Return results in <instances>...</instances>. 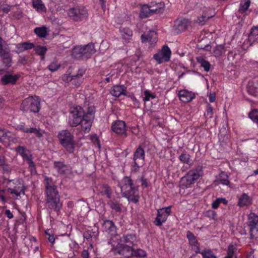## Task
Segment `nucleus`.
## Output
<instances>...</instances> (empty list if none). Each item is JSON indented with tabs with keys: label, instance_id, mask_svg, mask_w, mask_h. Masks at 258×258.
<instances>
[{
	"label": "nucleus",
	"instance_id": "obj_7",
	"mask_svg": "<svg viewBox=\"0 0 258 258\" xmlns=\"http://www.w3.org/2000/svg\"><path fill=\"white\" fill-rule=\"evenodd\" d=\"M123 184L120 186L121 192L124 197H131L138 192V188L134 185L132 179L128 176L123 178Z\"/></svg>",
	"mask_w": 258,
	"mask_h": 258
},
{
	"label": "nucleus",
	"instance_id": "obj_56",
	"mask_svg": "<svg viewBox=\"0 0 258 258\" xmlns=\"http://www.w3.org/2000/svg\"><path fill=\"white\" fill-rule=\"evenodd\" d=\"M29 164V167L30 168V171L32 173L36 172V167L32 159H29V161H27Z\"/></svg>",
	"mask_w": 258,
	"mask_h": 258
},
{
	"label": "nucleus",
	"instance_id": "obj_49",
	"mask_svg": "<svg viewBox=\"0 0 258 258\" xmlns=\"http://www.w3.org/2000/svg\"><path fill=\"white\" fill-rule=\"evenodd\" d=\"M11 137V133L6 131L4 128H0V142L2 141V138L9 139Z\"/></svg>",
	"mask_w": 258,
	"mask_h": 258
},
{
	"label": "nucleus",
	"instance_id": "obj_58",
	"mask_svg": "<svg viewBox=\"0 0 258 258\" xmlns=\"http://www.w3.org/2000/svg\"><path fill=\"white\" fill-rule=\"evenodd\" d=\"M126 198L128 200V201H130L134 203H137L139 202V196H136V194L131 196L130 197H126Z\"/></svg>",
	"mask_w": 258,
	"mask_h": 258
},
{
	"label": "nucleus",
	"instance_id": "obj_27",
	"mask_svg": "<svg viewBox=\"0 0 258 258\" xmlns=\"http://www.w3.org/2000/svg\"><path fill=\"white\" fill-rule=\"evenodd\" d=\"M122 38L125 42H128L132 39L133 36L132 30L127 27H121L119 28Z\"/></svg>",
	"mask_w": 258,
	"mask_h": 258
},
{
	"label": "nucleus",
	"instance_id": "obj_29",
	"mask_svg": "<svg viewBox=\"0 0 258 258\" xmlns=\"http://www.w3.org/2000/svg\"><path fill=\"white\" fill-rule=\"evenodd\" d=\"M16 151L18 153H19L23 158V159L29 161V159H32V155L31 154H27L26 152H28V150H27L26 148L24 146H18L16 149Z\"/></svg>",
	"mask_w": 258,
	"mask_h": 258
},
{
	"label": "nucleus",
	"instance_id": "obj_25",
	"mask_svg": "<svg viewBox=\"0 0 258 258\" xmlns=\"http://www.w3.org/2000/svg\"><path fill=\"white\" fill-rule=\"evenodd\" d=\"M82 48L84 51V56L86 59L90 58L92 54L96 52L94 45L92 43H89L86 45H82Z\"/></svg>",
	"mask_w": 258,
	"mask_h": 258
},
{
	"label": "nucleus",
	"instance_id": "obj_38",
	"mask_svg": "<svg viewBox=\"0 0 258 258\" xmlns=\"http://www.w3.org/2000/svg\"><path fill=\"white\" fill-rule=\"evenodd\" d=\"M34 32L40 38L46 37L47 34L46 28L44 26L35 28Z\"/></svg>",
	"mask_w": 258,
	"mask_h": 258
},
{
	"label": "nucleus",
	"instance_id": "obj_34",
	"mask_svg": "<svg viewBox=\"0 0 258 258\" xmlns=\"http://www.w3.org/2000/svg\"><path fill=\"white\" fill-rule=\"evenodd\" d=\"M120 240L121 242L128 243V245H133L134 242L136 241V237L134 234H127L123 235Z\"/></svg>",
	"mask_w": 258,
	"mask_h": 258
},
{
	"label": "nucleus",
	"instance_id": "obj_20",
	"mask_svg": "<svg viewBox=\"0 0 258 258\" xmlns=\"http://www.w3.org/2000/svg\"><path fill=\"white\" fill-rule=\"evenodd\" d=\"M104 230L111 236L116 234V228L112 221L105 220L103 224Z\"/></svg>",
	"mask_w": 258,
	"mask_h": 258
},
{
	"label": "nucleus",
	"instance_id": "obj_59",
	"mask_svg": "<svg viewBox=\"0 0 258 258\" xmlns=\"http://www.w3.org/2000/svg\"><path fill=\"white\" fill-rule=\"evenodd\" d=\"M8 191L11 194H15L17 197H19L21 195V191H19L18 189L16 188H8Z\"/></svg>",
	"mask_w": 258,
	"mask_h": 258
},
{
	"label": "nucleus",
	"instance_id": "obj_11",
	"mask_svg": "<svg viewBox=\"0 0 258 258\" xmlns=\"http://www.w3.org/2000/svg\"><path fill=\"white\" fill-rule=\"evenodd\" d=\"M170 213V206L157 210V215L154 221V224L157 226L162 225L163 223L166 221Z\"/></svg>",
	"mask_w": 258,
	"mask_h": 258
},
{
	"label": "nucleus",
	"instance_id": "obj_43",
	"mask_svg": "<svg viewBox=\"0 0 258 258\" xmlns=\"http://www.w3.org/2000/svg\"><path fill=\"white\" fill-rule=\"evenodd\" d=\"M212 16H207L206 14L204 12L202 16L198 18L197 22L200 25H203L205 24L206 22L210 18H212Z\"/></svg>",
	"mask_w": 258,
	"mask_h": 258
},
{
	"label": "nucleus",
	"instance_id": "obj_54",
	"mask_svg": "<svg viewBox=\"0 0 258 258\" xmlns=\"http://www.w3.org/2000/svg\"><path fill=\"white\" fill-rule=\"evenodd\" d=\"M249 37L251 39L252 37H255V39H258V27H254L251 29Z\"/></svg>",
	"mask_w": 258,
	"mask_h": 258
},
{
	"label": "nucleus",
	"instance_id": "obj_53",
	"mask_svg": "<svg viewBox=\"0 0 258 258\" xmlns=\"http://www.w3.org/2000/svg\"><path fill=\"white\" fill-rule=\"evenodd\" d=\"M205 216L212 219H215L217 214L214 211L210 210L207 211L205 213Z\"/></svg>",
	"mask_w": 258,
	"mask_h": 258
},
{
	"label": "nucleus",
	"instance_id": "obj_14",
	"mask_svg": "<svg viewBox=\"0 0 258 258\" xmlns=\"http://www.w3.org/2000/svg\"><path fill=\"white\" fill-rule=\"evenodd\" d=\"M133 247L130 245L123 243H118L114 250L115 252L123 256L125 258H128L133 256Z\"/></svg>",
	"mask_w": 258,
	"mask_h": 258
},
{
	"label": "nucleus",
	"instance_id": "obj_63",
	"mask_svg": "<svg viewBox=\"0 0 258 258\" xmlns=\"http://www.w3.org/2000/svg\"><path fill=\"white\" fill-rule=\"evenodd\" d=\"M71 81H72V83L76 86H80L82 83V80L80 78H77L75 80H72L71 79Z\"/></svg>",
	"mask_w": 258,
	"mask_h": 258
},
{
	"label": "nucleus",
	"instance_id": "obj_64",
	"mask_svg": "<svg viewBox=\"0 0 258 258\" xmlns=\"http://www.w3.org/2000/svg\"><path fill=\"white\" fill-rule=\"evenodd\" d=\"M81 256L82 258H89V253L88 250H84L81 253Z\"/></svg>",
	"mask_w": 258,
	"mask_h": 258
},
{
	"label": "nucleus",
	"instance_id": "obj_5",
	"mask_svg": "<svg viewBox=\"0 0 258 258\" xmlns=\"http://www.w3.org/2000/svg\"><path fill=\"white\" fill-rule=\"evenodd\" d=\"M69 16L75 21H81L88 17V11L83 6L70 8L68 12Z\"/></svg>",
	"mask_w": 258,
	"mask_h": 258
},
{
	"label": "nucleus",
	"instance_id": "obj_3",
	"mask_svg": "<svg viewBox=\"0 0 258 258\" xmlns=\"http://www.w3.org/2000/svg\"><path fill=\"white\" fill-rule=\"evenodd\" d=\"M57 137L61 145L65 148L68 153L70 154L74 153L76 143L73 135L66 130L60 131L58 133Z\"/></svg>",
	"mask_w": 258,
	"mask_h": 258
},
{
	"label": "nucleus",
	"instance_id": "obj_44",
	"mask_svg": "<svg viewBox=\"0 0 258 258\" xmlns=\"http://www.w3.org/2000/svg\"><path fill=\"white\" fill-rule=\"evenodd\" d=\"M60 67V64L56 60H54L48 66V70L51 72L57 71Z\"/></svg>",
	"mask_w": 258,
	"mask_h": 258
},
{
	"label": "nucleus",
	"instance_id": "obj_19",
	"mask_svg": "<svg viewBox=\"0 0 258 258\" xmlns=\"http://www.w3.org/2000/svg\"><path fill=\"white\" fill-rule=\"evenodd\" d=\"M247 91L249 94L258 97V77H255L252 81L248 82Z\"/></svg>",
	"mask_w": 258,
	"mask_h": 258
},
{
	"label": "nucleus",
	"instance_id": "obj_21",
	"mask_svg": "<svg viewBox=\"0 0 258 258\" xmlns=\"http://www.w3.org/2000/svg\"><path fill=\"white\" fill-rule=\"evenodd\" d=\"M179 99L183 102L191 101L195 98V94L187 90H180L178 92Z\"/></svg>",
	"mask_w": 258,
	"mask_h": 258
},
{
	"label": "nucleus",
	"instance_id": "obj_28",
	"mask_svg": "<svg viewBox=\"0 0 258 258\" xmlns=\"http://www.w3.org/2000/svg\"><path fill=\"white\" fill-rule=\"evenodd\" d=\"M3 53L1 55H0V57L2 58L3 63L6 67L9 68L11 66L12 62V56L10 54V50L8 49Z\"/></svg>",
	"mask_w": 258,
	"mask_h": 258
},
{
	"label": "nucleus",
	"instance_id": "obj_51",
	"mask_svg": "<svg viewBox=\"0 0 258 258\" xmlns=\"http://www.w3.org/2000/svg\"><path fill=\"white\" fill-rule=\"evenodd\" d=\"M85 70L84 69H79L76 75L72 76V80H75L77 78H81L85 73Z\"/></svg>",
	"mask_w": 258,
	"mask_h": 258
},
{
	"label": "nucleus",
	"instance_id": "obj_12",
	"mask_svg": "<svg viewBox=\"0 0 258 258\" xmlns=\"http://www.w3.org/2000/svg\"><path fill=\"white\" fill-rule=\"evenodd\" d=\"M95 107L93 104L88 102H85L84 106L74 105L71 107L70 113H95Z\"/></svg>",
	"mask_w": 258,
	"mask_h": 258
},
{
	"label": "nucleus",
	"instance_id": "obj_61",
	"mask_svg": "<svg viewBox=\"0 0 258 258\" xmlns=\"http://www.w3.org/2000/svg\"><path fill=\"white\" fill-rule=\"evenodd\" d=\"M220 203V199L219 198L217 199L215 201H214L212 204V207L214 209H216L218 208L219 206Z\"/></svg>",
	"mask_w": 258,
	"mask_h": 258
},
{
	"label": "nucleus",
	"instance_id": "obj_55",
	"mask_svg": "<svg viewBox=\"0 0 258 258\" xmlns=\"http://www.w3.org/2000/svg\"><path fill=\"white\" fill-rule=\"evenodd\" d=\"M5 41L0 37V55H1L6 50L10 49L9 47H6L4 45Z\"/></svg>",
	"mask_w": 258,
	"mask_h": 258
},
{
	"label": "nucleus",
	"instance_id": "obj_50",
	"mask_svg": "<svg viewBox=\"0 0 258 258\" xmlns=\"http://www.w3.org/2000/svg\"><path fill=\"white\" fill-rule=\"evenodd\" d=\"M235 249L233 245L230 244L228 246L227 250V256L229 258H233L235 253Z\"/></svg>",
	"mask_w": 258,
	"mask_h": 258
},
{
	"label": "nucleus",
	"instance_id": "obj_47",
	"mask_svg": "<svg viewBox=\"0 0 258 258\" xmlns=\"http://www.w3.org/2000/svg\"><path fill=\"white\" fill-rule=\"evenodd\" d=\"M144 94V98L143 100L144 101H148L151 99H155L156 98V96L150 92L149 90H145L143 92Z\"/></svg>",
	"mask_w": 258,
	"mask_h": 258
},
{
	"label": "nucleus",
	"instance_id": "obj_16",
	"mask_svg": "<svg viewBox=\"0 0 258 258\" xmlns=\"http://www.w3.org/2000/svg\"><path fill=\"white\" fill-rule=\"evenodd\" d=\"M142 43L148 42L151 45L156 43L157 41V35L154 30H150L147 33H144L141 36Z\"/></svg>",
	"mask_w": 258,
	"mask_h": 258
},
{
	"label": "nucleus",
	"instance_id": "obj_22",
	"mask_svg": "<svg viewBox=\"0 0 258 258\" xmlns=\"http://www.w3.org/2000/svg\"><path fill=\"white\" fill-rule=\"evenodd\" d=\"M186 237L188 240L189 244L192 246V249L195 251L196 253L200 252L199 245L194 234L190 231H187Z\"/></svg>",
	"mask_w": 258,
	"mask_h": 258
},
{
	"label": "nucleus",
	"instance_id": "obj_4",
	"mask_svg": "<svg viewBox=\"0 0 258 258\" xmlns=\"http://www.w3.org/2000/svg\"><path fill=\"white\" fill-rule=\"evenodd\" d=\"M40 108V99L36 96L25 99L21 105V110L26 112L38 113Z\"/></svg>",
	"mask_w": 258,
	"mask_h": 258
},
{
	"label": "nucleus",
	"instance_id": "obj_6",
	"mask_svg": "<svg viewBox=\"0 0 258 258\" xmlns=\"http://www.w3.org/2000/svg\"><path fill=\"white\" fill-rule=\"evenodd\" d=\"M134 162L132 165V171L137 172L140 167H142L145 161V152L143 148L139 146L134 152Z\"/></svg>",
	"mask_w": 258,
	"mask_h": 258
},
{
	"label": "nucleus",
	"instance_id": "obj_41",
	"mask_svg": "<svg viewBox=\"0 0 258 258\" xmlns=\"http://www.w3.org/2000/svg\"><path fill=\"white\" fill-rule=\"evenodd\" d=\"M190 156L186 153H183L179 157V160L184 164H189L190 162Z\"/></svg>",
	"mask_w": 258,
	"mask_h": 258
},
{
	"label": "nucleus",
	"instance_id": "obj_45",
	"mask_svg": "<svg viewBox=\"0 0 258 258\" xmlns=\"http://www.w3.org/2000/svg\"><path fill=\"white\" fill-rule=\"evenodd\" d=\"M214 55L216 57L221 56L224 53V47L222 45L217 46L213 51Z\"/></svg>",
	"mask_w": 258,
	"mask_h": 258
},
{
	"label": "nucleus",
	"instance_id": "obj_10",
	"mask_svg": "<svg viewBox=\"0 0 258 258\" xmlns=\"http://www.w3.org/2000/svg\"><path fill=\"white\" fill-rule=\"evenodd\" d=\"M171 51L167 45H164L161 50L155 54L153 58L159 64L164 61L168 62L171 57Z\"/></svg>",
	"mask_w": 258,
	"mask_h": 258
},
{
	"label": "nucleus",
	"instance_id": "obj_2",
	"mask_svg": "<svg viewBox=\"0 0 258 258\" xmlns=\"http://www.w3.org/2000/svg\"><path fill=\"white\" fill-rule=\"evenodd\" d=\"M45 192L46 197V203L48 208L58 213L62 207V204L57 187L45 190Z\"/></svg>",
	"mask_w": 258,
	"mask_h": 258
},
{
	"label": "nucleus",
	"instance_id": "obj_62",
	"mask_svg": "<svg viewBox=\"0 0 258 258\" xmlns=\"http://www.w3.org/2000/svg\"><path fill=\"white\" fill-rule=\"evenodd\" d=\"M141 185L144 188L147 187L148 186V183L147 179L145 178L144 176H142L141 178Z\"/></svg>",
	"mask_w": 258,
	"mask_h": 258
},
{
	"label": "nucleus",
	"instance_id": "obj_1",
	"mask_svg": "<svg viewBox=\"0 0 258 258\" xmlns=\"http://www.w3.org/2000/svg\"><path fill=\"white\" fill-rule=\"evenodd\" d=\"M92 114H83V115H79V114H73L71 117H70L69 123L72 126H77L81 125L85 132H88L92 125Z\"/></svg>",
	"mask_w": 258,
	"mask_h": 258
},
{
	"label": "nucleus",
	"instance_id": "obj_8",
	"mask_svg": "<svg viewBox=\"0 0 258 258\" xmlns=\"http://www.w3.org/2000/svg\"><path fill=\"white\" fill-rule=\"evenodd\" d=\"M247 225L251 239H258V216L251 213L248 217Z\"/></svg>",
	"mask_w": 258,
	"mask_h": 258
},
{
	"label": "nucleus",
	"instance_id": "obj_30",
	"mask_svg": "<svg viewBox=\"0 0 258 258\" xmlns=\"http://www.w3.org/2000/svg\"><path fill=\"white\" fill-rule=\"evenodd\" d=\"M107 205L111 209L114 210L115 212L118 213L121 212L122 205L115 199L109 200L107 202Z\"/></svg>",
	"mask_w": 258,
	"mask_h": 258
},
{
	"label": "nucleus",
	"instance_id": "obj_17",
	"mask_svg": "<svg viewBox=\"0 0 258 258\" xmlns=\"http://www.w3.org/2000/svg\"><path fill=\"white\" fill-rule=\"evenodd\" d=\"M112 130L119 135H123L124 137L127 136L125 129V123L122 120H117L111 126Z\"/></svg>",
	"mask_w": 258,
	"mask_h": 258
},
{
	"label": "nucleus",
	"instance_id": "obj_42",
	"mask_svg": "<svg viewBox=\"0 0 258 258\" xmlns=\"http://www.w3.org/2000/svg\"><path fill=\"white\" fill-rule=\"evenodd\" d=\"M25 133H33L38 138H40L42 137L43 134L40 132L39 129H37L35 127H30L27 128L26 131H25Z\"/></svg>",
	"mask_w": 258,
	"mask_h": 258
},
{
	"label": "nucleus",
	"instance_id": "obj_36",
	"mask_svg": "<svg viewBox=\"0 0 258 258\" xmlns=\"http://www.w3.org/2000/svg\"><path fill=\"white\" fill-rule=\"evenodd\" d=\"M32 6L36 11L39 12H45L46 9L41 0H33Z\"/></svg>",
	"mask_w": 258,
	"mask_h": 258
},
{
	"label": "nucleus",
	"instance_id": "obj_26",
	"mask_svg": "<svg viewBox=\"0 0 258 258\" xmlns=\"http://www.w3.org/2000/svg\"><path fill=\"white\" fill-rule=\"evenodd\" d=\"M72 55L73 57L77 59H86L84 56V51L83 50L82 45L75 46L72 50Z\"/></svg>",
	"mask_w": 258,
	"mask_h": 258
},
{
	"label": "nucleus",
	"instance_id": "obj_57",
	"mask_svg": "<svg viewBox=\"0 0 258 258\" xmlns=\"http://www.w3.org/2000/svg\"><path fill=\"white\" fill-rule=\"evenodd\" d=\"M249 6H250V1H247L243 5H242L241 6L240 9L241 11L244 12L248 10V8L249 7Z\"/></svg>",
	"mask_w": 258,
	"mask_h": 258
},
{
	"label": "nucleus",
	"instance_id": "obj_23",
	"mask_svg": "<svg viewBox=\"0 0 258 258\" xmlns=\"http://www.w3.org/2000/svg\"><path fill=\"white\" fill-rule=\"evenodd\" d=\"M17 49L15 52L17 54L21 53L26 50L34 48V44L29 42H23L15 44Z\"/></svg>",
	"mask_w": 258,
	"mask_h": 258
},
{
	"label": "nucleus",
	"instance_id": "obj_32",
	"mask_svg": "<svg viewBox=\"0 0 258 258\" xmlns=\"http://www.w3.org/2000/svg\"><path fill=\"white\" fill-rule=\"evenodd\" d=\"M197 62L200 64L201 67L203 68L204 71L206 72H208L210 70L211 64L210 62L205 60L202 56H198L197 57Z\"/></svg>",
	"mask_w": 258,
	"mask_h": 258
},
{
	"label": "nucleus",
	"instance_id": "obj_46",
	"mask_svg": "<svg viewBox=\"0 0 258 258\" xmlns=\"http://www.w3.org/2000/svg\"><path fill=\"white\" fill-rule=\"evenodd\" d=\"M146 252L144 250L142 249H137V250H135L133 248V256L139 257H144L146 256Z\"/></svg>",
	"mask_w": 258,
	"mask_h": 258
},
{
	"label": "nucleus",
	"instance_id": "obj_39",
	"mask_svg": "<svg viewBox=\"0 0 258 258\" xmlns=\"http://www.w3.org/2000/svg\"><path fill=\"white\" fill-rule=\"evenodd\" d=\"M101 192L102 195H106V197L108 199L111 198L112 190L108 184H103L101 186Z\"/></svg>",
	"mask_w": 258,
	"mask_h": 258
},
{
	"label": "nucleus",
	"instance_id": "obj_48",
	"mask_svg": "<svg viewBox=\"0 0 258 258\" xmlns=\"http://www.w3.org/2000/svg\"><path fill=\"white\" fill-rule=\"evenodd\" d=\"M199 253L202 254L203 258H216V255L210 249L203 250L202 252L200 251Z\"/></svg>",
	"mask_w": 258,
	"mask_h": 258
},
{
	"label": "nucleus",
	"instance_id": "obj_37",
	"mask_svg": "<svg viewBox=\"0 0 258 258\" xmlns=\"http://www.w3.org/2000/svg\"><path fill=\"white\" fill-rule=\"evenodd\" d=\"M34 50L37 55L41 56V59H44L45 54L47 51V48L45 46L41 45L34 46Z\"/></svg>",
	"mask_w": 258,
	"mask_h": 258
},
{
	"label": "nucleus",
	"instance_id": "obj_31",
	"mask_svg": "<svg viewBox=\"0 0 258 258\" xmlns=\"http://www.w3.org/2000/svg\"><path fill=\"white\" fill-rule=\"evenodd\" d=\"M251 203V199L246 194H243L239 198L238 205L240 207L247 206Z\"/></svg>",
	"mask_w": 258,
	"mask_h": 258
},
{
	"label": "nucleus",
	"instance_id": "obj_52",
	"mask_svg": "<svg viewBox=\"0 0 258 258\" xmlns=\"http://www.w3.org/2000/svg\"><path fill=\"white\" fill-rule=\"evenodd\" d=\"M227 131L225 127L222 128L220 130L219 134L218 135L219 139H228V136L227 135Z\"/></svg>",
	"mask_w": 258,
	"mask_h": 258
},
{
	"label": "nucleus",
	"instance_id": "obj_18",
	"mask_svg": "<svg viewBox=\"0 0 258 258\" xmlns=\"http://www.w3.org/2000/svg\"><path fill=\"white\" fill-rule=\"evenodd\" d=\"M126 89L124 85H115L111 88L110 93L112 96L117 98L122 95L127 96Z\"/></svg>",
	"mask_w": 258,
	"mask_h": 258
},
{
	"label": "nucleus",
	"instance_id": "obj_13",
	"mask_svg": "<svg viewBox=\"0 0 258 258\" xmlns=\"http://www.w3.org/2000/svg\"><path fill=\"white\" fill-rule=\"evenodd\" d=\"M190 23V21L187 19L179 18L174 21L173 30L178 34L185 31Z\"/></svg>",
	"mask_w": 258,
	"mask_h": 258
},
{
	"label": "nucleus",
	"instance_id": "obj_33",
	"mask_svg": "<svg viewBox=\"0 0 258 258\" xmlns=\"http://www.w3.org/2000/svg\"><path fill=\"white\" fill-rule=\"evenodd\" d=\"M54 167L56 169L58 172L60 174H64L66 173L67 166L63 162L55 161L54 162Z\"/></svg>",
	"mask_w": 258,
	"mask_h": 258
},
{
	"label": "nucleus",
	"instance_id": "obj_40",
	"mask_svg": "<svg viewBox=\"0 0 258 258\" xmlns=\"http://www.w3.org/2000/svg\"><path fill=\"white\" fill-rule=\"evenodd\" d=\"M219 180L221 183L228 185L230 182L228 180V176L227 174L224 172H221L219 175Z\"/></svg>",
	"mask_w": 258,
	"mask_h": 258
},
{
	"label": "nucleus",
	"instance_id": "obj_35",
	"mask_svg": "<svg viewBox=\"0 0 258 258\" xmlns=\"http://www.w3.org/2000/svg\"><path fill=\"white\" fill-rule=\"evenodd\" d=\"M44 184L45 185V191L57 187V186L54 185L52 178L47 176H44Z\"/></svg>",
	"mask_w": 258,
	"mask_h": 258
},
{
	"label": "nucleus",
	"instance_id": "obj_15",
	"mask_svg": "<svg viewBox=\"0 0 258 258\" xmlns=\"http://www.w3.org/2000/svg\"><path fill=\"white\" fill-rule=\"evenodd\" d=\"M161 10V8L152 9L151 6L145 4L141 8L139 17L140 19H143L148 18L154 14L159 13Z\"/></svg>",
	"mask_w": 258,
	"mask_h": 258
},
{
	"label": "nucleus",
	"instance_id": "obj_24",
	"mask_svg": "<svg viewBox=\"0 0 258 258\" xmlns=\"http://www.w3.org/2000/svg\"><path fill=\"white\" fill-rule=\"evenodd\" d=\"M19 78L20 75L18 74L14 75L6 74L2 77L1 82L3 85H7L9 84L15 85Z\"/></svg>",
	"mask_w": 258,
	"mask_h": 258
},
{
	"label": "nucleus",
	"instance_id": "obj_9",
	"mask_svg": "<svg viewBox=\"0 0 258 258\" xmlns=\"http://www.w3.org/2000/svg\"><path fill=\"white\" fill-rule=\"evenodd\" d=\"M201 174L197 169L189 170L186 175L181 178L182 185L186 188L194 184L200 178Z\"/></svg>",
	"mask_w": 258,
	"mask_h": 258
},
{
	"label": "nucleus",
	"instance_id": "obj_60",
	"mask_svg": "<svg viewBox=\"0 0 258 258\" xmlns=\"http://www.w3.org/2000/svg\"><path fill=\"white\" fill-rule=\"evenodd\" d=\"M248 117L253 122L258 123V114H248Z\"/></svg>",
	"mask_w": 258,
	"mask_h": 258
}]
</instances>
